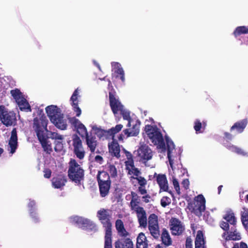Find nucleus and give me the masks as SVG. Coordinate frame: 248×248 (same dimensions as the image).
<instances>
[{
    "label": "nucleus",
    "instance_id": "obj_38",
    "mask_svg": "<svg viewBox=\"0 0 248 248\" xmlns=\"http://www.w3.org/2000/svg\"><path fill=\"white\" fill-rule=\"evenodd\" d=\"M161 241L166 247H168L172 244V240L169 233H161Z\"/></svg>",
    "mask_w": 248,
    "mask_h": 248
},
{
    "label": "nucleus",
    "instance_id": "obj_49",
    "mask_svg": "<svg viewBox=\"0 0 248 248\" xmlns=\"http://www.w3.org/2000/svg\"><path fill=\"white\" fill-rule=\"evenodd\" d=\"M49 138H50L52 140H63V137L62 135H60L57 132H49Z\"/></svg>",
    "mask_w": 248,
    "mask_h": 248
},
{
    "label": "nucleus",
    "instance_id": "obj_53",
    "mask_svg": "<svg viewBox=\"0 0 248 248\" xmlns=\"http://www.w3.org/2000/svg\"><path fill=\"white\" fill-rule=\"evenodd\" d=\"M95 131V133L98 135V136H100V137L106 136L108 138V130H105L102 129L100 128L96 127L94 128H93Z\"/></svg>",
    "mask_w": 248,
    "mask_h": 248
},
{
    "label": "nucleus",
    "instance_id": "obj_25",
    "mask_svg": "<svg viewBox=\"0 0 248 248\" xmlns=\"http://www.w3.org/2000/svg\"><path fill=\"white\" fill-rule=\"evenodd\" d=\"M85 139L87 145L91 152L92 153L94 152L97 146V141L95 140V138L93 136H90L88 135L85 137Z\"/></svg>",
    "mask_w": 248,
    "mask_h": 248
},
{
    "label": "nucleus",
    "instance_id": "obj_20",
    "mask_svg": "<svg viewBox=\"0 0 248 248\" xmlns=\"http://www.w3.org/2000/svg\"><path fill=\"white\" fill-rule=\"evenodd\" d=\"M115 248H134V245L130 238H124L115 243Z\"/></svg>",
    "mask_w": 248,
    "mask_h": 248
},
{
    "label": "nucleus",
    "instance_id": "obj_43",
    "mask_svg": "<svg viewBox=\"0 0 248 248\" xmlns=\"http://www.w3.org/2000/svg\"><path fill=\"white\" fill-rule=\"evenodd\" d=\"M107 170L110 174V177L115 178L117 176V171L115 166L111 164H107Z\"/></svg>",
    "mask_w": 248,
    "mask_h": 248
},
{
    "label": "nucleus",
    "instance_id": "obj_61",
    "mask_svg": "<svg viewBox=\"0 0 248 248\" xmlns=\"http://www.w3.org/2000/svg\"><path fill=\"white\" fill-rule=\"evenodd\" d=\"M192 240L191 238L190 237H187L186 241V248H192Z\"/></svg>",
    "mask_w": 248,
    "mask_h": 248
},
{
    "label": "nucleus",
    "instance_id": "obj_59",
    "mask_svg": "<svg viewBox=\"0 0 248 248\" xmlns=\"http://www.w3.org/2000/svg\"><path fill=\"white\" fill-rule=\"evenodd\" d=\"M229 223L228 222L222 221L220 224V227L227 232H229Z\"/></svg>",
    "mask_w": 248,
    "mask_h": 248
},
{
    "label": "nucleus",
    "instance_id": "obj_54",
    "mask_svg": "<svg viewBox=\"0 0 248 248\" xmlns=\"http://www.w3.org/2000/svg\"><path fill=\"white\" fill-rule=\"evenodd\" d=\"M78 89H76L73 94L72 95L71 98H70V101L71 102V105L74 104V103L76 104L78 103Z\"/></svg>",
    "mask_w": 248,
    "mask_h": 248
},
{
    "label": "nucleus",
    "instance_id": "obj_24",
    "mask_svg": "<svg viewBox=\"0 0 248 248\" xmlns=\"http://www.w3.org/2000/svg\"><path fill=\"white\" fill-rule=\"evenodd\" d=\"M96 178L98 183L111 182L109 175L105 171H98Z\"/></svg>",
    "mask_w": 248,
    "mask_h": 248
},
{
    "label": "nucleus",
    "instance_id": "obj_9",
    "mask_svg": "<svg viewBox=\"0 0 248 248\" xmlns=\"http://www.w3.org/2000/svg\"><path fill=\"white\" fill-rule=\"evenodd\" d=\"M68 120L71 125L76 129L82 138L85 137L88 135V133L85 126L75 117H69Z\"/></svg>",
    "mask_w": 248,
    "mask_h": 248
},
{
    "label": "nucleus",
    "instance_id": "obj_51",
    "mask_svg": "<svg viewBox=\"0 0 248 248\" xmlns=\"http://www.w3.org/2000/svg\"><path fill=\"white\" fill-rule=\"evenodd\" d=\"M29 214L34 223H38L40 221V218L36 210L31 211L29 212Z\"/></svg>",
    "mask_w": 248,
    "mask_h": 248
},
{
    "label": "nucleus",
    "instance_id": "obj_50",
    "mask_svg": "<svg viewBox=\"0 0 248 248\" xmlns=\"http://www.w3.org/2000/svg\"><path fill=\"white\" fill-rule=\"evenodd\" d=\"M191 228L193 232L202 233L203 231L202 227L197 223H191Z\"/></svg>",
    "mask_w": 248,
    "mask_h": 248
},
{
    "label": "nucleus",
    "instance_id": "obj_42",
    "mask_svg": "<svg viewBox=\"0 0 248 248\" xmlns=\"http://www.w3.org/2000/svg\"><path fill=\"white\" fill-rule=\"evenodd\" d=\"M115 228L118 232H127L124 227L123 221L121 219H117L115 221Z\"/></svg>",
    "mask_w": 248,
    "mask_h": 248
},
{
    "label": "nucleus",
    "instance_id": "obj_7",
    "mask_svg": "<svg viewBox=\"0 0 248 248\" xmlns=\"http://www.w3.org/2000/svg\"><path fill=\"white\" fill-rule=\"evenodd\" d=\"M97 217L103 225V227L105 228V232H111V211L101 208L97 211Z\"/></svg>",
    "mask_w": 248,
    "mask_h": 248
},
{
    "label": "nucleus",
    "instance_id": "obj_39",
    "mask_svg": "<svg viewBox=\"0 0 248 248\" xmlns=\"http://www.w3.org/2000/svg\"><path fill=\"white\" fill-rule=\"evenodd\" d=\"M222 237L226 240H239L241 238L240 233H223Z\"/></svg>",
    "mask_w": 248,
    "mask_h": 248
},
{
    "label": "nucleus",
    "instance_id": "obj_21",
    "mask_svg": "<svg viewBox=\"0 0 248 248\" xmlns=\"http://www.w3.org/2000/svg\"><path fill=\"white\" fill-rule=\"evenodd\" d=\"M81 228L87 231L96 232L97 227L96 225L90 219L84 218Z\"/></svg>",
    "mask_w": 248,
    "mask_h": 248
},
{
    "label": "nucleus",
    "instance_id": "obj_40",
    "mask_svg": "<svg viewBox=\"0 0 248 248\" xmlns=\"http://www.w3.org/2000/svg\"><path fill=\"white\" fill-rule=\"evenodd\" d=\"M126 170H128V174H133L136 177H139L141 173L140 170L135 167L134 163H133V166H128V167H126Z\"/></svg>",
    "mask_w": 248,
    "mask_h": 248
},
{
    "label": "nucleus",
    "instance_id": "obj_55",
    "mask_svg": "<svg viewBox=\"0 0 248 248\" xmlns=\"http://www.w3.org/2000/svg\"><path fill=\"white\" fill-rule=\"evenodd\" d=\"M171 202V200L170 198L167 196L163 197L160 201L161 205L162 207H165L169 205Z\"/></svg>",
    "mask_w": 248,
    "mask_h": 248
},
{
    "label": "nucleus",
    "instance_id": "obj_47",
    "mask_svg": "<svg viewBox=\"0 0 248 248\" xmlns=\"http://www.w3.org/2000/svg\"><path fill=\"white\" fill-rule=\"evenodd\" d=\"M194 129L195 130L196 134L203 132V131L202 130V129H203L202 123L201 122L200 120L196 119L195 121L194 124Z\"/></svg>",
    "mask_w": 248,
    "mask_h": 248
},
{
    "label": "nucleus",
    "instance_id": "obj_13",
    "mask_svg": "<svg viewBox=\"0 0 248 248\" xmlns=\"http://www.w3.org/2000/svg\"><path fill=\"white\" fill-rule=\"evenodd\" d=\"M223 218L232 226L229 232H237L235 227L236 218L233 212L231 209L227 211Z\"/></svg>",
    "mask_w": 248,
    "mask_h": 248
},
{
    "label": "nucleus",
    "instance_id": "obj_60",
    "mask_svg": "<svg viewBox=\"0 0 248 248\" xmlns=\"http://www.w3.org/2000/svg\"><path fill=\"white\" fill-rule=\"evenodd\" d=\"M36 205V202L34 200H30V202L28 204V207L29 208V212L31 211L35 210V206Z\"/></svg>",
    "mask_w": 248,
    "mask_h": 248
},
{
    "label": "nucleus",
    "instance_id": "obj_19",
    "mask_svg": "<svg viewBox=\"0 0 248 248\" xmlns=\"http://www.w3.org/2000/svg\"><path fill=\"white\" fill-rule=\"evenodd\" d=\"M99 186V189L100 195L102 198H104L107 196L110 189L111 182L108 183H98Z\"/></svg>",
    "mask_w": 248,
    "mask_h": 248
},
{
    "label": "nucleus",
    "instance_id": "obj_46",
    "mask_svg": "<svg viewBox=\"0 0 248 248\" xmlns=\"http://www.w3.org/2000/svg\"><path fill=\"white\" fill-rule=\"evenodd\" d=\"M112 233H106L104 248H112Z\"/></svg>",
    "mask_w": 248,
    "mask_h": 248
},
{
    "label": "nucleus",
    "instance_id": "obj_45",
    "mask_svg": "<svg viewBox=\"0 0 248 248\" xmlns=\"http://www.w3.org/2000/svg\"><path fill=\"white\" fill-rule=\"evenodd\" d=\"M124 153L127 159V160L125 162V166L126 167H128V166H133V163H134L133 158V155L130 152H128L125 150H124Z\"/></svg>",
    "mask_w": 248,
    "mask_h": 248
},
{
    "label": "nucleus",
    "instance_id": "obj_63",
    "mask_svg": "<svg viewBox=\"0 0 248 248\" xmlns=\"http://www.w3.org/2000/svg\"><path fill=\"white\" fill-rule=\"evenodd\" d=\"M232 248H248V247L245 243L241 242L239 246L238 243H235Z\"/></svg>",
    "mask_w": 248,
    "mask_h": 248
},
{
    "label": "nucleus",
    "instance_id": "obj_26",
    "mask_svg": "<svg viewBox=\"0 0 248 248\" xmlns=\"http://www.w3.org/2000/svg\"><path fill=\"white\" fill-rule=\"evenodd\" d=\"M241 220L246 231L248 232V208H243L241 212Z\"/></svg>",
    "mask_w": 248,
    "mask_h": 248
},
{
    "label": "nucleus",
    "instance_id": "obj_23",
    "mask_svg": "<svg viewBox=\"0 0 248 248\" xmlns=\"http://www.w3.org/2000/svg\"><path fill=\"white\" fill-rule=\"evenodd\" d=\"M166 141L167 147V155L169 159L170 165H172V160L171 159V154L172 150L174 149V144L173 141L168 137L166 138Z\"/></svg>",
    "mask_w": 248,
    "mask_h": 248
},
{
    "label": "nucleus",
    "instance_id": "obj_37",
    "mask_svg": "<svg viewBox=\"0 0 248 248\" xmlns=\"http://www.w3.org/2000/svg\"><path fill=\"white\" fill-rule=\"evenodd\" d=\"M137 125H134L133 127V130H130L129 129H125L123 130V132L127 137L130 136H136L139 133V129L138 128H136Z\"/></svg>",
    "mask_w": 248,
    "mask_h": 248
},
{
    "label": "nucleus",
    "instance_id": "obj_48",
    "mask_svg": "<svg viewBox=\"0 0 248 248\" xmlns=\"http://www.w3.org/2000/svg\"><path fill=\"white\" fill-rule=\"evenodd\" d=\"M130 180H132V179H136L138 181V184L140 185V186H145L147 184V181L142 176H139V177H134V176H131L130 177Z\"/></svg>",
    "mask_w": 248,
    "mask_h": 248
},
{
    "label": "nucleus",
    "instance_id": "obj_27",
    "mask_svg": "<svg viewBox=\"0 0 248 248\" xmlns=\"http://www.w3.org/2000/svg\"><path fill=\"white\" fill-rule=\"evenodd\" d=\"M203 233H197L195 241V248H206Z\"/></svg>",
    "mask_w": 248,
    "mask_h": 248
},
{
    "label": "nucleus",
    "instance_id": "obj_18",
    "mask_svg": "<svg viewBox=\"0 0 248 248\" xmlns=\"http://www.w3.org/2000/svg\"><path fill=\"white\" fill-rule=\"evenodd\" d=\"M108 150L112 156L119 158L120 157V148L117 141L113 140L112 141L108 144Z\"/></svg>",
    "mask_w": 248,
    "mask_h": 248
},
{
    "label": "nucleus",
    "instance_id": "obj_35",
    "mask_svg": "<svg viewBox=\"0 0 248 248\" xmlns=\"http://www.w3.org/2000/svg\"><path fill=\"white\" fill-rule=\"evenodd\" d=\"M225 146L229 150L233 152L236 153L238 155H240L243 156L247 155V153L244 151L242 149L237 147L232 144H229V145H225Z\"/></svg>",
    "mask_w": 248,
    "mask_h": 248
},
{
    "label": "nucleus",
    "instance_id": "obj_57",
    "mask_svg": "<svg viewBox=\"0 0 248 248\" xmlns=\"http://www.w3.org/2000/svg\"><path fill=\"white\" fill-rule=\"evenodd\" d=\"M73 108V110L76 113V115L77 117H79L81 113V110L78 107V103L71 105Z\"/></svg>",
    "mask_w": 248,
    "mask_h": 248
},
{
    "label": "nucleus",
    "instance_id": "obj_4",
    "mask_svg": "<svg viewBox=\"0 0 248 248\" xmlns=\"http://www.w3.org/2000/svg\"><path fill=\"white\" fill-rule=\"evenodd\" d=\"M144 131L154 145H157L159 148L161 149L164 152L166 150L162 134L156 126L150 124L146 125Z\"/></svg>",
    "mask_w": 248,
    "mask_h": 248
},
{
    "label": "nucleus",
    "instance_id": "obj_14",
    "mask_svg": "<svg viewBox=\"0 0 248 248\" xmlns=\"http://www.w3.org/2000/svg\"><path fill=\"white\" fill-rule=\"evenodd\" d=\"M148 229L150 232H159L158 217L155 214H152L148 217Z\"/></svg>",
    "mask_w": 248,
    "mask_h": 248
},
{
    "label": "nucleus",
    "instance_id": "obj_64",
    "mask_svg": "<svg viewBox=\"0 0 248 248\" xmlns=\"http://www.w3.org/2000/svg\"><path fill=\"white\" fill-rule=\"evenodd\" d=\"M224 136L223 137V139L225 140L226 141L232 140L233 136L230 133L225 132L224 133Z\"/></svg>",
    "mask_w": 248,
    "mask_h": 248
},
{
    "label": "nucleus",
    "instance_id": "obj_11",
    "mask_svg": "<svg viewBox=\"0 0 248 248\" xmlns=\"http://www.w3.org/2000/svg\"><path fill=\"white\" fill-rule=\"evenodd\" d=\"M156 181L160 188V192H168L172 197L173 196V192L171 190H169L168 180L165 174H158L156 177Z\"/></svg>",
    "mask_w": 248,
    "mask_h": 248
},
{
    "label": "nucleus",
    "instance_id": "obj_36",
    "mask_svg": "<svg viewBox=\"0 0 248 248\" xmlns=\"http://www.w3.org/2000/svg\"><path fill=\"white\" fill-rule=\"evenodd\" d=\"M114 77L116 78H120L122 82L125 81L124 72L122 67H118L114 72Z\"/></svg>",
    "mask_w": 248,
    "mask_h": 248
},
{
    "label": "nucleus",
    "instance_id": "obj_3",
    "mask_svg": "<svg viewBox=\"0 0 248 248\" xmlns=\"http://www.w3.org/2000/svg\"><path fill=\"white\" fill-rule=\"evenodd\" d=\"M68 176L69 179L78 186H80L84 180V170L74 159L69 163Z\"/></svg>",
    "mask_w": 248,
    "mask_h": 248
},
{
    "label": "nucleus",
    "instance_id": "obj_16",
    "mask_svg": "<svg viewBox=\"0 0 248 248\" xmlns=\"http://www.w3.org/2000/svg\"><path fill=\"white\" fill-rule=\"evenodd\" d=\"M51 181L53 187L55 188H61L65 186L67 179L64 175H58L53 177Z\"/></svg>",
    "mask_w": 248,
    "mask_h": 248
},
{
    "label": "nucleus",
    "instance_id": "obj_1",
    "mask_svg": "<svg viewBox=\"0 0 248 248\" xmlns=\"http://www.w3.org/2000/svg\"><path fill=\"white\" fill-rule=\"evenodd\" d=\"M33 128L36 133L38 139L41 143L44 152L50 154L52 151L51 142L48 140V137L45 132H48L47 123L45 121H39L37 118L33 119Z\"/></svg>",
    "mask_w": 248,
    "mask_h": 248
},
{
    "label": "nucleus",
    "instance_id": "obj_58",
    "mask_svg": "<svg viewBox=\"0 0 248 248\" xmlns=\"http://www.w3.org/2000/svg\"><path fill=\"white\" fill-rule=\"evenodd\" d=\"M172 183H173L174 187L175 190L176 191L177 194L180 195L181 192H180L179 184V182L177 181L176 178H173Z\"/></svg>",
    "mask_w": 248,
    "mask_h": 248
},
{
    "label": "nucleus",
    "instance_id": "obj_28",
    "mask_svg": "<svg viewBox=\"0 0 248 248\" xmlns=\"http://www.w3.org/2000/svg\"><path fill=\"white\" fill-rule=\"evenodd\" d=\"M16 103L18 104L21 110H26L27 111H31V107L29 103L24 97L21 98L19 101Z\"/></svg>",
    "mask_w": 248,
    "mask_h": 248
},
{
    "label": "nucleus",
    "instance_id": "obj_29",
    "mask_svg": "<svg viewBox=\"0 0 248 248\" xmlns=\"http://www.w3.org/2000/svg\"><path fill=\"white\" fill-rule=\"evenodd\" d=\"M84 218L82 217L74 216L70 217L69 219L71 224L76 225L79 228H81Z\"/></svg>",
    "mask_w": 248,
    "mask_h": 248
},
{
    "label": "nucleus",
    "instance_id": "obj_33",
    "mask_svg": "<svg viewBox=\"0 0 248 248\" xmlns=\"http://www.w3.org/2000/svg\"><path fill=\"white\" fill-rule=\"evenodd\" d=\"M140 202L138 201L131 200L130 202V206L132 210L135 211L137 214L142 213L141 212L145 211L143 207L139 206Z\"/></svg>",
    "mask_w": 248,
    "mask_h": 248
},
{
    "label": "nucleus",
    "instance_id": "obj_44",
    "mask_svg": "<svg viewBox=\"0 0 248 248\" xmlns=\"http://www.w3.org/2000/svg\"><path fill=\"white\" fill-rule=\"evenodd\" d=\"M121 112V114H122L123 118L124 120L128 121V124H127V126L130 127L131 126V118L130 116V112L124 109V108L120 111Z\"/></svg>",
    "mask_w": 248,
    "mask_h": 248
},
{
    "label": "nucleus",
    "instance_id": "obj_17",
    "mask_svg": "<svg viewBox=\"0 0 248 248\" xmlns=\"http://www.w3.org/2000/svg\"><path fill=\"white\" fill-rule=\"evenodd\" d=\"M248 123V121L247 118L237 121L231 127L230 131L236 130L238 133H241L246 127Z\"/></svg>",
    "mask_w": 248,
    "mask_h": 248
},
{
    "label": "nucleus",
    "instance_id": "obj_8",
    "mask_svg": "<svg viewBox=\"0 0 248 248\" xmlns=\"http://www.w3.org/2000/svg\"><path fill=\"white\" fill-rule=\"evenodd\" d=\"M0 120L7 126L16 123V114L13 111H8L4 106H0Z\"/></svg>",
    "mask_w": 248,
    "mask_h": 248
},
{
    "label": "nucleus",
    "instance_id": "obj_5",
    "mask_svg": "<svg viewBox=\"0 0 248 248\" xmlns=\"http://www.w3.org/2000/svg\"><path fill=\"white\" fill-rule=\"evenodd\" d=\"M206 200L202 194L196 196L193 201L188 203L187 208L192 213L201 216L205 210Z\"/></svg>",
    "mask_w": 248,
    "mask_h": 248
},
{
    "label": "nucleus",
    "instance_id": "obj_6",
    "mask_svg": "<svg viewBox=\"0 0 248 248\" xmlns=\"http://www.w3.org/2000/svg\"><path fill=\"white\" fill-rule=\"evenodd\" d=\"M108 89L109 91V100L110 108L114 115H116L124 108L120 101L116 98V92L112 86L111 81L108 79Z\"/></svg>",
    "mask_w": 248,
    "mask_h": 248
},
{
    "label": "nucleus",
    "instance_id": "obj_12",
    "mask_svg": "<svg viewBox=\"0 0 248 248\" xmlns=\"http://www.w3.org/2000/svg\"><path fill=\"white\" fill-rule=\"evenodd\" d=\"M169 226L171 232H183L185 227L183 223L178 218L172 217L169 222Z\"/></svg>",
    "mask_w": 248,
    "mask_h": 248
},
{
    "label": "nucleus",
    "instance_id": "obj_41",
    "mask_svg": "<svg viewBox=\"0 0 248 248\" xmlns=\"http://www.w3.org/2000/svg\"><path fill=\"white\" fill-rule=\"evenodd\" d=\"M10 93L16 102L19 101V100L24 97L22 93L18 89L12 90L11 91Z\"/></svg>",
    "mask_w": 248,
    "mask_h": 248
},
{
    "label": "nucleus",
    "instance_id": "obj_30",
    "mask_svg": "<svg viewBox=\"0 0 248 248\" xmlns=\"http://www.w3.org/2000/svg\"><path fill=\"white\" fill-rule=\"evenodd\" d=\"M248 34V28L245 26L236 27L233 32V34L235 38L242 34Z\"/></svg>",
    "mask_w": 248,
    "mask_h": 248
},
{
    "label": "nucleus",
    "instance_id": "obj_15",
    "mask_svg": "<svg viewBox=\"0 0 248 248\" xmlns=\"http://www.w3.org/2000/svg\"><path fill=\"white\" fill-rule=\"evenodd\" d=\"M10 152L12 154L15 153L17 147V136L16 128L13 129L11 132V137L9 141Z\"/></svg>",
    "mask_w": 248,
    "mask_h": 248
},
{
    "label": "nucleus",
    "instance_id": "obj_2",
    "mask_svg": "<svg viewBox=\"0 0 248 248\" xmlns=\"http://www.w3.org/2000/svg\"><path fill=\"white\" fill-rule=\"evenodd\" d=\"M46 111L50 120L57 128L62 130L67 129V120L64 114L61 113L59 108L55 105H50L46 107Z\"/></svg>",
    "mask_w": 248,
    "mask_h": 248
},
{
    "label": "nucleus",
    "instance_id": "obj_32",
    "mask_svg": "<svg viewBox=\"0 0 248 248\" xmlns=\"http://www.w3.org/2000/svg\"><path fill=\"white\" fill-rule=\"evenodd\" d=\"M123 127V125L121 124H117L115 127L108 130V138L111 137L112 140H114V136L116 134L119 132Z\"/></svg>",
    "mask_w": 248,
    "mask_h": 248
},
{
    "label": "nucleus",
    "instance_id": "obj_31",
    "mask_svg": "<svg viewBox=\"0 0 248 248\" xmlns=\"http://www.w3.org/2000/svg\"><path fill=\"white\" fill-rule=\"evenodd\" d=\"M137 214L138 221L140 227L146 228L147 225V217L145 211Z\"/></svg>",
    "mask_w": 248,
    "mask_h": 248
},
{
    "label": "nucleus",
    "instance_id": "obj_52",
    "mask_svg": "<svg viewBox=\"0 0 248 248\" xmlns=\"http://www.w3.org/2000/svg\"><path fill=\"white\" fill-rule=\"evenodd\" d=\"M74 153L78 158L82 159L85 156V152L82 149H76L74 150Z\"/></svg>",
    "mask_w": 248,
    "mask_h": 248
},
{
    "label": "nucleus",
    "instance_id": "obj_62",
    "mask_svg": "<svg viewBox=\"0 0 248 248\" xmlns=\"http://www.w3.org/2000/svg\"><path fill=\"white\" fill-rule=\"evenodd\" d=\"M44 176L46 178H50L51 176V171L49 169H45L44 170Z\"/></svg>",
    "mask_w": 248,
    "mask_h": 248
},
{
    "label": "nucleus",
    "instance_id": "obj_34",
    "mask_svg": "<svg viewBox=\"0 0 248 248\" xmlns=\"http://www.w3.org/2000/svg\"><path fill=\"white\" fill-rule=\"evenodd\" d=\"M73 146L74 150L76 149H82V143L79 137L77 134L72 136Z\"/></svg>",
    "mask_w": 248,
    "mask_h": 248
},
{
    "label": "nucleus",
    "instance_id": "obj_22",
    "mask_svg": "<svg viewBox=\"0 0 248 248\" xmlns=\"http://www.w3.org/2000/svg\"><path fill=\"white\" fill-rule=\"evenodd\" d=\"M145 233H139L137 238L136 248H148V241Z\"/></svg>",
    "mask_w": 248,
    "mask_h": 248
},
{
    "label": "nucleus",
    "instance_id": "obj_10",
    "mask_svg": "<svg viewBox=\"0 0 248 248\" xmlns=\"http://www.w3.org/2000/svg\"><path fill=\"white\" fill-rule=\"evenodd\" d=\"M138 156L140 157V161L145 164L153 156L152 151L146 145H141L137 150Z\"/></svg>",
    "mask_w": 248,
    "mask_h": 248
},
{
    "label": "nucleus",
    "instance_id": "obj_56",
    "mask_svg": "<svg viewBox=\"0 0 248 248\" xmlns=\"http://www.w3.org/2000/svg\"><path fill=\"white\" fill-rule=\"evenodd\" d=\"M62 141V140L55 141L54 142L55 145V147H54V150L57 152H59L62 151L63 148V143Z\"/></svg>",
    "mask_w": 248,
    "mask_h": 248
}]
</instances>
